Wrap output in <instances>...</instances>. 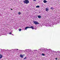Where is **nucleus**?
Segmentation results:
<instances>
[{"mask_svg":"<svg viewBox=\"0 0 60 60\" xmlns=\"http://www.w3.org/2000/svg\"><path fill=\"white\" fill-rule=\"evenodd\" d=\"M18 14L19 15H20L21 14V13L20 12H19L18 13Z\"/></svg>","mask_w":60,"mask_h":60,"instance_id":"1a4fd4ad","label":"nucleus"},{"mask_svg":"<svg viewBox=\"0 0 60 60\" xmlns=\"http://www.w3.org/2000/svg\"><path fill=\"white\" fill-rule=\"evenodd\" d=\"M19 31H21V29H19Z\"/></svg>","mask_w":60,"mask_h":60,"instance_id":"ddd939ff","label":"nucleus"},{"mask_svg":"<svg viewBox=\"0 0 60 60\" xmlns=\"http://www.w3.org/2000/svg\"><path fill=\"white\" fill-rule=\"evenodd\" d=\"M11 10H12V9H11Z\"/></svg>","mask_w":60,"mask_h":60,"instance_id":"a211bd4d","label":"nucleus"},{"mask_svg":"<svg viewBox=\"0 0 60 60\" xmlns=\"http://www.w3.org/2000/svg\"><path fill=\"white\" fill-rule=\"evenodd\" d=\"M56 59V60H57V58H56V59Z\"/></svg>","mask_w":60,"mask_h":60,"instance_id":"f3484780","label":"nucleus"},{"mask_svg":"<svg viewBox=\"0 0 60 60\" xmlns=\"http://www.w3.org/2000/svg\"><path fill=\"white\" fill-rule=\"evenodd\" d=\"M20 56L21 57H22V58H23V56H22V55L21 54L20 55Z\"/></svg>","mask_w":60,"mask_h":60,"instance_id":"6e6552de","label":"nucleus"},{"mask_svg":"<svg viewBox=\"0 0 60 60\" xmlns=\"http://www.w3.org/2000/svg\"><path fill=\"white\" fill-rule=\"evenodd\" d=\"M46 11H49V9H48V8H46Z\"/></svg>","mask_w":60,"mask_h":60,"instance_id":"423d86ee","label":"nucleus"},{"mask_svg":"<svg viewBox=\"0 0 60 60\" xmlns=\"http://www.w3.org/2000/svg\"><path fill=\"white\" fill-rule=\"evenodd\" d=\"M9 34H11V32H10L9 33Z\"/></svg>","mask_w":60,"mask_h":60,"instance_id":"2eb2a0df","label":"nucleus"},{"mask_svg":"<svg viewBox=\"0 0 60 60\" xmlns=\"http://www.w3.org/2000/svg\"><path fill=\"white\" fill-rule=\"evenodd\" d=\"M33 1H36V0H33Z\"/></svg>","mask_w":60,"mask_h":60,"instance_id":"dca6fc26","label":"nucleus"},{"mask_svg":"<svg viewBox=\"0 0 60 60\" xmlns=\"http://www.w3.org/2000/svg\"><path fill=\"white\" fill-rule=\"evenodd\" d=\"M42 56H45V54L43 53L42 54Z\"/></svg>","mask_w":60,"mask_h":60,"instance_id":"f8f14e48","label":"nucleus"},{"mask_svg":"<svg viewBox=\"0 0 60 60\" xmlns=\"http://www.w3.org/2000/svg\"><path fill=\"white\" fill-rule=\"evenodd\" d=\"M34 22V24H35V25H37L38 24H40V23L37 22H36V21L34 22Z\"/></svg>","mask_w":60,"mask_h":60,"instance_id":"7ed1b4c3","label":"nucleus"},{"mask_svg":"<svg viewBox=\"0 0 60 60\" xmlns=\"http://www.w3.org/2000/svg\"><path fill=\"white\" fill-rule=\"evenodd\" d=\"M40 7V6H36V8H39Z\"/></svg>","mask_w":60,"mask_h":60,"instance_id":"9d476101","label":"nucleus"},{"mask_svg":"<svg viewBox=\"0 0 60 60\" xmlns=\"http://www.w3.org/2000/svg\"><path fill=\"white\" fill-rule=\"evenodd\" d=\"M26 59V57L24 58V59Z\"/></svg>","mask_w":60,"mask_h":60,"instance_id":"4468645a","label":"nucleus"},{"mask_svg":"<svg viewBox=\"0 0 60 60\" xmlns=\"http://www.w3.org/2000/svg\"><path fill=\"white\" fill-rule=\"evenodd\" d=\"M50 8H51V9H52V10H53V9H55V8H53L52 7H51Z\"/></svg>","mask_w":60,"mask_h":60,"instance_id":"9b49d317","label":"nucleus"},{"mask_svg":"<svg viewBox=\"0 0 60 60\" xmlns=\"http://www.w3.org/2000/svg\"><path fill=\"white\" fill-rule=\"evenodd\" d=\"M38 18L40 19V18H41V16L40 15H38Z\"/></svg>","mask_w":60,"mask_h":60,"instance_id":"0eeeda50","label":"nucleus"},{"mask_svg":"<svg viewBox=\"0 0 60 60\" xmlns=\"http://www.w3.org/2000/svg\"><path fill=\"white\" fill-rule=\"evenodd\" d=\"M24 4H26L29 3V1L28 0H25L23 1Z\"/></svg>","mask_w":60,"mask_h":60,"instance_id":"f257e3e1","label":"nucleus"},{"mask_svg":"<svg viewBox=\"0 0 60 60\" xmlns=\"http://www.w3.org/2000/svg\"><path fill=\"white\" fill-rule=\"evenodd\" d=\"M32 28V29H34V27H33V26H31V27H27L26 28H25V30H26L27 28Z\"/></svg>","mask_w":60,"mask_h":60,"instance_id":"f03ea898","label":"nucleus"},{"mask_svg":"<svg viewBox=\"0 0 60 60\" xmlns=\"http://www.w3.org/2000/svg\"><path fill=\"white\" fill-rule=\"evenodd\" d=\"M43 2L44 3H47V1L46 0H44Z\"/></svg>","mask_w":60,"mask_h":60,"instance_id":"20e7f679","label":"nucleus"},{"mask_svg":"<svg viewBox=\"0 0 60 60\" xmlns=\"http://www.w3.org/2000/svg\"><path fill=\"white\" fill-rule=\"evenodd\" d=\"M3 56V55L0 54V59H1V58H2V57Z\"/></svg>","mask_w":60,"mask_h":60,"instance_id":"39448f33","label":"nucleus"},{"mask_svg":"<svg viewBox=\"0 0 60 60\" xmlns=\"http://www.w3.org/2000/svg\"><path fill=\"white\" fill-rule=\"evenodd\" d=\"M17 50H18V49H17Z\"/></svg>","mask_w":60,"mask_h":60,"instance_id":"6ab92c4d","label":"nucleus"}]
</instances>
